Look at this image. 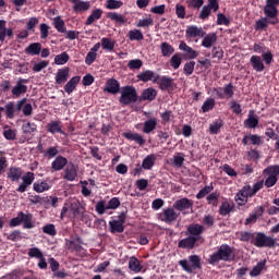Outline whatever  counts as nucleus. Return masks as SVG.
<instances>
[{
  "label": "nucleus",
  "mask_w": 279,
  "mask_h": 279,
  "mask_svg": "<svg viewBox=\"0 0 279 279\" xmlns=\"http://www.w3.org/2000/svg\"><path fill=\"white\" fill-rule=\"evenodd\" d=\"M240 241L243 243L251 242L255 247H278V239L271 238L264 232H255L252 233L250 231H241L240 232Z\"/></svg>",
  "instance_id": "obj_1"
},
{
  "label": "nucleus",
  "mask_w": 279,
  "mask_h": 279,
  "mask_svg": "<svg viewBox=\"0 0 279 279\" xmlns=\"http://www.w3.org/2000/svg\"><path fill=\"white\" fill-rule=\"evenodd\" d=\"M236 258L234 254V248L228 244L220 245L211 255H209V265H219L221 260L223 263H232Z\"/></svg>",
  "instance_id": "obj_2"
},
{
  "label": "nucleus",
  "mask_w": 279,
  "mask_h": 279,
  "mask_svg": "<svg viewBox=\"0 0 279 279\" xmlns=\"http://www.w3.org/2000/svg\"><path fill=\"white\" fill-rule=\"evenodd\" d=\"M136 101H138V94L136 93V88L134 86L126 85L121 87L119 102L122 106H130V104H136Z\"/></svg>",
  "instance_id": "obj_3"
},
{
  "label": "nucleus",
  "mask_w": 279,
  "mask_h": 279,
  "mask_svg": "<svg viewBox=\"0 0 279 279\" xmlns=\"http://www.w3.org/2000/svg\"><path fill=\"white\" fill-rule=\"evenodd\" d=\"M179 265L186 274H193L195 269H202V259L197 255H190L187 259L179 260Z\"/></svg>",
  "instance_id": "obj_4"
},
{
  "label": "nucleus",
  "mask_w": 279,
  "mask_h": 279,
  "mask_svg": "<svg viewBox=\"0 0 279 279\" xmlns=\"http://www.w3.org/2000/svg\"><path fill=\"white\" fill-rule=\"evenodd\" d=\"M278 5L279 0H266V5L264 7V14L267 19H272L271 25H278Z\"/></svg>",
  "instance_id": "obj_5"
},
{
  "label": "nucleus",
  "mask_w": 279,
  "mask_h": 279,
  "mask_svg": "<svg viewBox=\"0 0 279 279\" xmlns=\"http://www.w3.org/2000/svg\"><path fill=\"white\" fill-rule=\"evenodd\" d=\"M154 84H157L160 90H173L175 86V83H173V78H171V76H160L158 74L154 80Z\"/></svg>",
  "instance_id": "obj_6"
},
{
  "label": "nucleus",
  "mask_w": 279,
  "mask_h": 279,
  "mask_svg": "<svg viewBox=\"0 0 279 279\" xmlns=\"http://www.w3.org/2000/svg\"><path fill=\"white\" fill-rule=\"evenodd\" d=\"M160 221L163 223L171 225L173 221H178V214L175 213V208L169 207L163 209L161 214H159Z\"/></svg>",
  "instance_id": "obj_7"
},
{
  "label": "nucleus",
  "mask_w": 279,
  "mask_h": 279,
  "mask_svg": "<svg viewBox=\"0 0 279 279\" xmlns=\"http://www.w3.org/2000/svg\"><path fill=\"white\" fill-rule=\"evenodd\" d=\"M27 82H29V80L27 78H20L15 86H13L11 93L13 95V97L15 99H19V97H21V95H25V93H27Z\"/></svg>",
  "instance_id": "obj_8"
},
{
  "label": "nucleus",
  "mask_w": 279,
  "mask_h": 279,
  "mask_svg": "<svg viewBox=\"0 0 279 279\" xmlns=\"http://www.w3.org/2000/svg\"><path fill=\"white\" fill-rule=\"evenodd\" d=\"M172 207L174 208V210H179L180 213H183V215H186L185 210H191V208H193V201L183 197L181 199H177Z\"/></svg>",
  "instance_id": "obj_9"
},
{
  "label": "nucleus",
  "mask_w": 279,
  "mask_h": 279,
  "mask_svg": "<svg viewBox=\"0 0 279 279\" xmlns=\"http://www.w3.org/2000/svg\"><path fill=\"white\" fill-rule=\"evenodd\" d=\"M104 93H108L109 95H117L118 93H121V83L117 81L116 78H109L107 80Z\"/></svg>",
  "instance_id": "obj_10"
},
{
  "label": "nucleus",
  "mask_w": 279,
  "mask_h": 279,
  "mask_svg": "<svg viewBox=\"0 0 279 279\" xmlns=\"http://www.w3.org/2000/svg\"><path fill=\"white\" fill-rule=\"evenodd\" d=\"M36 180L34 172H26L25 175L22 177V184L16 189L17 193H25L27 191V186H32Z\"/></svg>",
  "instance_id": "obj_11"
},
{
  "label": "nucleus",
  "mask_w": 279,
  "mask_h": 279,
  "mask_svg": "<svg viewBox=\"0 0 279 279\" xmlns=\"http://www.w3.org/2000/svg\"><path fill=\"white\" fill-rule=\"evenodd\" d=\"M186 38H204L206 36V32H204V28L197 27L195 25L187 26L185 31Z\"/></svg>",
  "instance_id": "obj_12"
},
{
  "label": "nucleus",
  "mask_w": 279,
  "mask_h": 279,
  "mask_svg": "<svg viewBox=\"0 0 279 279\" xmlns=\"http://www.w3.org/2000/svg\"><path fill=\"white\" fill-rule=\"evenodd\" d=\"M71 72V69H69L68 66L59 69L56 73V84L58 86L62 85V84H66V82L69 81V73Z\"/></svg>",
  "instance_id": "obj_13"
},
{
  "label": "nucleus",
  "mask_w": 279,
  "mask_h": 279,
  "mask_svg": "<svg viewBox=\"0 0 279 279\" xmlns=\"http://www.w3.org/2000/svg\"><path fill=\"white\" fill-rule=\"evenodd\" d=\"M204 226L199 223H192L187 227L186 235L190 234V236H194L195 239H197V241H199V236L204 234Z\"/></svg>",
  "instance_id": "obj_14"
},
{
  "label": "nucleus",
  "mask_w": 279,
  "mask_h": 279,
  "mask_svg": "<svg viewBox=\"0 0 279 279\" xmlns=\"http://www.w3.org/2000/svg\"><path fill=\"white\" fill-rule=\"evenodd\" d=\"M70 3H73L72 10L73 12H87L90 10V2L82 1V0H70Z\"/></svg>",
  "instance_id": "obj_15"
},
{
  "label": "nucleus",
  "mask_w": 279,
  "mask_h": 279,
  "mask_svg": "<svg viewBox=\"0 0 279 279\" xmlns=\"http://www.w3.org/2000/svg\"><path fill=\"white\" fill-rule=\"evenodd\" d=\"M46 129L50 134H62V136H66V132L62 130V123L60 121H51L46 125Z\"/></svg>",
  "instance_id": "obj_16"
},
{
  "label": "nucleus",
  "mask_w": 279,
  "mask_h": 279,
  "mask_svg": "<svg viewBox=\"0 0 279 279\" xmlns=\"http://www.w3.org/2000/svg\"><path fill=\"white\" fill-rule=\"evenodd\" d=\"M244 128H247L248 130H255V128H258V117H256L254 110L248 111L247 119L244 121Z\"/></svg>",
  "instance_id": "obj_17"
},
{
  "label": "nucleus",
  "mask_w": 279,
  "mask_h": 279,
  "mask_svg": "<svg viewBox=\"0 0 279 279\" xmlns=\"http://www.w3.org/2000/svg\"><path fill=\"white\" fill-rule=\"evenodd\" d=\"M8 22L5 20H0V43H5V36L12 38L14 36V31L12 28H8Z\"/></svg>",
  "instance_id": "obj_18"
},
{
  "label": "nucleus",
  "mask_w": 279,
  "mask_h": 279,
  "mask_svg": "<svg viewBox=\"0 0 279 279\" xmlns=\"http://www.w3.org/2000/svg\"><path fill=\"white\" fill-rule=\"evenodd\" d=\"M66 165H69V159L61 155H58L51 162V169L53 171H62V169H64Z\"/></svg>",
  "instance_id": "obj_19"
},
{
  "label": "nucleus",
  "mask_w": 279,
  "mask_h": 279,
  "mask_svg": "<svg viewBox=\"0 0 279 279\" xmlns=\"http://www.w3.org/2000/svg\"><path fill=\"white\" fill-rule=\"evenodd\" d=\"M197 242V238L189 235L187 238L182 239L178 243V247L181 250H193L195 247V243Z\"/></svg>",
  "instance_id": "obj_20"
},
{
  "label": "nucleus",
  "mask_w": 279,
  "mask_h": 279,
  "mask_svg": "<svg viewBox=\"0 0 279 279\" xmlns=\"http://www.w3.org/2000/svg\"><path fill=\"white\" fill-rule=\"evenodd\" d=\"M122 136L123 138H126V141H133L134 143L140 145V147H143V145H145V138L138 133L124 132Z\"/></svg>",
  "instance_id": "obj_21"
},
{
  "label": "nucleus",
  "mask_w": 279,
  "mask_h": 279,
  "mask_svg": "<svg viewBox=\"0 0 279 279\" xmlns=\"http://www.w3.org/2000/svg\"><path fill=\"white\" fill-rule=\"evenodd\" d=\"M157 96L158 92L153 87H148L142 92V95L140 96V101H154Z\"/></svg>",
  "instance_id": "obj_22"
},
{
  "label": "nucleus",
  "mask_w": 279,
  "mask_h": 279,
  "mask_svg": "<svg viewBox=\"0 0 279 279\" xmlns=\"http://www.w3.org/2000/svg\"><path fill=\"white\" fill-rule=\"evenodd\" d=\"M217 43V33H208L204 35L202 40V47H205V49H210L213 45Z\"/></svg>",
  "instance_id": "obj_23"
},
{
  "label": "nucleus",
  "mask_w": 279,
  "mask_h": 279,
  "mask_svg": "<svg viewBox=\"0 0 279 279\" xmlns=\"http://www.w3.org/2000/svg\"><path fill=\"white\" fill-rule=\"evenodd\" d=\"M242 145H263V140L256 134L245 135L242 140Z\"/></svg>",
  "instance_id": "obj_24"
},
{
  "label": "nucleus",
  "mask_w": 279,
  "mask_h": 279,
  "mask_svg": "<svg viewBox=\"0 0 279 279\" xmlns=\"http://www.w3.org/2000/svg\"><path fill=\"white\" fill-rule=\"evenodd\" d=\"M136 77L140 82H144V83L153 82L154 83V80H155V77H158V74H156V72H154L151 70H146V71H143L142 73L137 74Z\"/></svg>",
  "instance_id": "obj_25"
},
{
  "label": "nucleus",
  "mask_w": 279,
  "mask_h": 279,
  "mask_svg": "<svg viewBox=\"0 0 279 279\" xmlns=\"http://www.w3.org/2000/svg\"><path fill=\"white\" fill-rule=\"evenodd\" d=\"M250 62L252 64L253 70L257 73H263V71H265V63H263V59H260V57L252 56Z\"/></svg>",
  "instance_id": "obj_26"
},
{
  "label": "nucleus",
  "mask_w": 279,
  "mask_h": 279,
  "mask_svg": "<svg viewBox=\"0 0 279 279\" xmlns=\"http://www.w3.org/2000/svg\"><path fill=\"white\" fill-rule=\"evenodd\" d=\"M271 21H274V19L267 17L266 15L265 17H262L255 22L254 29L256 32H263V29H267V27L271 25Z\"/></svg>",
  "instance_id": "obj_27"
},
{
  "label": "nucleus",
  "mask_w": 279,
  "mask_h": 279,
  "mask_svg": "<svg viewBox=\"0 0 279 279\" xmlns=\"http://www.w3.org/2000/svg\"><path fill=\"white\" fill-rule=\"evenodd\" d=\"M40 51H43V44L40 43H33L25 48L27 56H40Z\"/></svg>",
  "instance_id": "obj_28"
},
{
  "label": "nucleus",
  "mask_w": 279,
  "mask_h": 279,
  "mask_svg": "<svg viewBox=\"0 0 279 279\" xmlns=\"http://www.w3.org/2000/svg\"><path fill=\"white\" fill-rule=\"evenodd\" d=\"M21 175H23V171L21 168L11 167L7 173V178L11 180V182H19L21 180Z\"/></svg>",
  "instance_id": "obj_29"
},
{
  "label": "nucleus",
  "mask_w": 279,
  "mask_h": 279,
  "mask_svg": "<svg viewBox=\"0 0 279 279\" xmlns=\"http://www.w3.org/2000/svg\"><path fill=\"white\" fill-rule=\"evenodd\" d=\"M102 14H104V10H101V9L93 10L90 15L86 19L85 25L88 27L89 25L94 24L95 21H99V19H101Z\"/></svg>",
  "instance_id": "obj_30"
},
{
  "label": "nucleus",
  "mask_w": 279,
  "mask_h": 279,
  "mask_svg": "<svg viewBox=\"0 0 279 279\" xmlns=\"http://www.w3.org/2000/svg\"><path fill=\"white\" fill-rule=\"evenodd\" d=\"M28 202L29 204L37 205L39 206H47L49 204V196H40V195H29L28 196Z\"/></svg>",
  "instance_id": "obj_31"
},
{
  "label": "nucleus",
  "mask_w": 279,
  "mask_h": 279,
  "mask_svg": "<svg viewBox=\"0 0 279 279\" xmlns=\"http://www.w3.org/2000/svg\"><path fill=\"white\" fill-rule=\"evenodd\" d=\"M80 80H82L81 76H73L65 85L64 90L68 93V95H71L75 88H77V85L80 84Z\"/></svg>",
  "instance_id": "obj_32"
},
{
  "label": "nucleus",
  "mask_w": 279,
  "mask_h": 279,
  "mask_svg": "<svg viewBox=\"0 0 279 279\" xmlns=\"http://www.w3.org/2000/svg\"><path fill=\"white\" fill-rule=\"evenodd\" d=\"M154 165H156V155L154 154L147 155L142 161V169H145L146 171H150V169L154 168Z\"/></svg>",
  "instance_id": "obj_33"
},
{
  "label": "nucleus",
  "mask_w": 279,
  "mask_h": 279,
  "mask_svg": "<svg viewBox=\"0 0 279 279\" xmlns=\"http://www.w3.org/2000/svg\"><path fill=\"white\" fill-rule=\"evenodd\" d=\"M109 228L112 234H121L125 232V226L117 220L109 221Z\"/></svg>",
  "instance_id": "obj_34"
},
{
  "label": "nucleus",
  "mask_w": 279,
  "mask_h": 279,
  "mask_svg": "<svg viewBox=\"0 0 279 279\" xmlns=\"http://www.w3.org/2000/svg\"><path fill=\"white\" fill-rule=\"evenodd\" d=\"M156 125H158V120H156V118H151L149 120H146L144 122L143 133L144 134H151V132H154V130H156Z\"/></svg>",
  "instance_id": "obj_35"
},
{
  "label": "nucleus",
  "mask_w": 279,
  "mask_h": 279,
  "mask_svg": "<svg viewBox=\"0 0 279 279\" xmlns=\"http://www.w3.org/2000/svg\"><path fill=\"white\" fill-rule=\"evenodd\" d=\"M63 178L68 182L75 181V178H77V170L75 169V165H71V167L65 168Z\"/></svg>",
  "instance_id": "obj_36"
},
{
  "label": "nucleus",
  "mask_w": 279,
  "mask_h": 279,
  "mask_svg": "<svg viewBox=\"0 0 279 279\" xmlns=\"http://www.w3.org/2000/svg\"><path fill=\"white\" fill-rule=\"evenodd\" d=\"M266 265H267V259H264V260L257 263V265L254 266L252 268V270L250 271L251 278H256V277L260 276V274H263V269H265Z\"/></svg>",
  "instance_id": "obj_37"
},
{
  "label": "nucleus",
  "mask_w": 279,
  "mask_h": 279,
  "mask_svg": "<svg viewBox=\"0 0 279 279\" xmlns=\"http://www.w3.org/2000/svg\"><path fill=\"white\" fill-rule=\"evenodd\" d=\"M129 269L131 271H134V274H141L143 271V266L141 265V262L135 256H132L129 260Z\"/></svg>",
  "instance_id": "obj_38"
},
{
  "label": "nucleus",
  "mask_w": 279,
  "mask_h": 279,
  "mask_svg": "<svg viewBox=\"0 0 279 279\" xmlns=\"http://www.w3.org/2000/svg\"><path fill=\"white\" fill-rule=\"evenodd\" d=\"M22 131L26 136H32L34 132H38V125L34 122H26L22 124Z\"/></svg>",
  "instance_id": "obj_39"
},
{
  "label": "nucleus",
  "mask_w": 279,
  "mask_h": 279,
  "mask_svg": "<svg viewBox=\"0 0 279 279\" xmlns=\"http://www.w3.org/2000/svg\"><path fill=\"white\" fill-rule=\"evenodd\" d=\"M54 29L59 32V34H64L66 32V24L64 23V20L60 16L53 17V23H52Z\"/></svg>",
  "instance_id": "obj_40"
},
{
  "label": "nucleus",
  "mask_w": 279,
  "mask_h": 279,
  "mask_svg": "<svg viewBox=\"0 0 279 279\" xmlns=\"http://www.w3.org/2000/svg\"><path fill=\"white\" fill-rule=\"evenodd\" d=\"M51 185L47 181H37L33 184V190L35 193H45V191H49Z\"/></svg>",
  "instance_id": "obj_41"
},
{
  "label": "nucleus",
  "mask_w": 279,
  "mask_h": 279,
  "mask_svg": "<svg viewBox=\"0 0 279 279\" xmlns=\"http://www.w3.org/2000/svg\"><path fill=\"white\" fill-rule=\"evenodd\" d=\"M247 192L243 191V187L235 194L234 199L238 202V206H245L248 199Z\"/></svg>",
  "instance_id": "obj_42"
},
{
  "label": "nucleus",
  "mask_w": 279,
  "mask_h": 279,
  "mask_svg": "<svg viewBox=\"0 0 279 279\" xmlns=\"http://www.w3.org/2000/svg\"><path fill=\"white\" fill-rule=\"evenodd\" d=\"M232 210H234V206L230 205L228 201H223L219 206V215H221V217L230 215Z\"/></svg>",
  "instance_id": "obj_43"
},
{
  "label": "nucleus",
  "mask_w": 279,
  "mask_h": 279,
  "mask_svg": "<svg viewBox=\"0 0 279 279\" xmlns=\"http://www.w3.org/2000/svg\"><path fill=\"white\" fill-rule=\"evenodd\" d=\"M114 44H116L114 40L108 37H102L100 39V45L105 51H110V52L114 51Z\"/></svg>",
  "instance_id": "obj_44"
},
{
  "label": "nucleus",
  "mask_w": 279,
  "mask_h": 279,
  "mask_svg": "<svg viewBox=\"0 0 279 279\" xmlns=\"http://www.w3.org/2000/svg\"><path fill=\"white\" fill-rule=\"evenodd\" d=\"M160 50H161V53L163 56V58H169L170 56H172L175 51V49L173 48V46H171L169 43L167 41H163L161 45H160Z\"/></svg>",
  "instance_id": "obj_45"
},
{
  "label": "nucleus",
  "mask_w": 279,
  "mask_h": 279,
  "mask_svg": "<svg viewBox=\"0 0 279 279\" xmlns=\"http://www.w3.org/2000/svg\"><path fill=\"white\" fill-rule=\"evenodd\" d=\"M32 219H34V216L32 214L23 213L22 223L25 230H32V228H34V222H32Z\"/></svg>",
  "instance_id": "obj_46"
},
{
  "label": "nucleus",
  "mask_w": 279,
  "mask_h": 279,
  "mask_svg": "<svg viewBox=\"0 0 279 279\" xmlns=\"http://www.w3.org/2000/svg\"><path fill=\"white\" fill-rule=\"evenodd\" d=\"M223 125V120L217 119L213 123L209 124V133L210 134H219L221 132V128Z\"/></svg>",
  "instance_id": "obj_47"
},
{
  "label": "nucleus",
  "mask_w": 279,
  "mask_h": 279,
  "mask_svg": "<svg viewBox=\"0 0 279 279\" xmlns=\"http://www.w3.org/2000/svg\"><path fill=\"white\" fill-rule=\"evenodd\" d=\"M201 110L203 113L210 112V110H215V98H207L203 102Z\"/></svg>",
  "instance_id": "obj_48"
},
{
  "label": "nucleus",
  "mask_w": 279,
  "mask_h": 279,
  "mask_svg": "<svg viewBox=\"0 0 279 279\" xmlns=\"http://www.w3.org/2000/svg\"><path fill=\"white\" fill-rule=\"evenodd\" d=\"M106 17L110 19V21H114L116 23H120V25L125 23V17L117 12H107Z\"/></svg>",
  "instance_id": "obj_49"
},
{
  "label": "nucleus",
  "mask_w": 279,
  "mask_h": 279,
  "mask_svg": "<svg viewBox=\"0 0 279 279\" xmlns=\"http://www.w3.org/2000/svg\"><path fill=\"white\" fill-rule=\"evenodd\" d=\"M126 36L129 40H137V41H141L145 38V36H143V32H141L140 29H132L128 33Z\"/></svg>",
  "instance_id": "obj_50"
},
{
  "label": "nucleus",
  "mask_w": 279,
  "mask_h": 279,
  "mask_svg": "<svg viewBox=\"0 0 279 279\" xmlns=\"http://www.w3.org/2000/svg\"><path fill=\"white\" fill-rule=\"evenodd\" d=\"M66 248L70 251V252H76V253H80L82 252V250H84V247H82V244H77L75 243V241L73 240H66Z\"/></svg>",
  "instance_id": "obj_51"
},
{
  "label": "nucleus",
  "mask_w": 279,
  "mask_h": 279,
  "mask_svg": "<svg viewBox=\"0 0 279 279\" xmlns=\"http://www.w3.org/2000/svg\"><path fill=\"white\" fill-rule=\"evenodd\" d=\"M185 3L190 10H201L204 7V0H186Z\"/></svg>",
  "instance_id": "obj_52"
},
{
  "label": "nucleus",
  "mask_w": 279,
  "mask_h": 279,
  "mask_svg": "<svg viewBox=\"0 0 279 279\" xmlns=\"http://www.w3.org/2000/svg\"><path fill=\"white\" fill-rule=\"evenodd\" d=\"M59 154L60 150H58V146H50L45 150L44 156L48 158V160H51V158H56Z\"/></svg>",
  "instance_id": "obj_53"
},
{
  "label": "nucleus",
  "mask_w": 279,
  "mask_h": 279,
  "mask_svg": "<svg viewBox=\"0 0 279 279\" xmlns=\"http://www.w3.org/2000/svg\"><path fill=\"white\" fill-rule=\"evenodd\" d=\"M69 60H70L69 53L62 52L54 57V64H58L59 66H61L63 64H66V62H69Z\"/></svg>",
  "instance_id": "obj_54"
},
{
  "label": "nucleus",
  "mask_w": 279,
  "mask_h": 279,
  "mask_svg": "<svg viewBox=\"0 0 279 279\" xmlns=\"http://www.w3.org/2000/svg\"><path fill=\"white\" fill-rule=\"evenodd\" d=\"M44 234H48V236H56V234H58V230H56V225L53 223H48V225H45L43 228H41Z\"/></svg>",
  "instance_id": "obj_55"
},
{
  "label": "nucleus",
  "mask_w": 279,
  "mask_h": 279,
  "mask_svg": "<svg viewBox=\"0 0 279 279\" xmlns=\"http://www.w3.org/2000/svg\"><path fill=\"white\" fill-rule=\"evenodd\" d=\"M214 190L215 187L213 186V183H210V185H206L205 187L201 189L199 192L196 194V199H204V197Z\"/></svg>",
  "instance_id": "obj_56"
},
{
  "label": "nucleus",
  "mask_w": 279,
  "mask_h": 279,
  "mask_svg": "<svg viewBox=\"0 0 279 279\" xmlns=\"http://www.w3.org/2000/svg\"><path fill=\"white\" fill-rule=\"evenodd\" d=\"M182 64V57L180 53H175L170 59V66L177 71V69H180V65Z\"/></svg>",
  "instance_id": "obj_57"
},
{
  "label": "nucleus",
  "mask_w": 279,
  "mask_h": 279,
  "mask_svg": "<svg viewBox=\"0 0 279 279\" xmlns=\"http://www.w3.org/2000/svg\"><path fill=\"white\" fill-rule=\"evenodd\" d=\"M264 174L270 178H278L279 175V166H269L264 170Z\"/></svg>",
  "instance_id": "obj_58"
},
{
  "label": "nucleus",
  "mask_w": 279,
  "mask_h": 279,
  "mask_svg": "<svg viewBox=\"0 0 279 279\" xmlns=\"http://www.w3.org/2000/svg\"><path fill=\"white\" fill-rule=\"evenodd\" d=\"M182 165H184V155L182 153H177L173 156L172 166L180 169L182 167Z\"/></svg>",
  "instance_id": "obj_59"
},
{
  "label": "nucleus",
  "mask_w": 279,
  "mask_h": 279,
  "mask_svg": "<svg viewBox=\"0 0 279 279\" xmlns=\"http://www.w3.org/2000/svg\"><path fill=\"white\" fill-rule=\"evenodd\" d=\"M207 204H210L215 208L219 206V193L214 192L207 196Z\"/></svg>",
  "instance_id": "obj_60"
},
{
  "label": "nucleus",
  "mask_w": 279,
  "mask_h": 279,
  "mask_svg": "<svg viewBox=\"0 0 279 279\" xmlns=\"http://www.w3.org/2000/svg\"><path fill=\"white\" fill-rule=\"evenodd\" d=\"M123 7V2L119 0H107L106 8L107 10H119Z\"/></svg>",
  "instance_id": "obj_61"
},
{
  "label": "nucleus",
  "mask_w": 279,
  "mask_h": 279,
  "mask_svg": "<svg viewBox=\"0 0 279 279\" xmlns=\"http://www.w3.org/2000/svg\"><path fill=\"white\" fill-rule=\"evenodd\" d=\"M217 25H226L228 27L230 25V17H227L223 13L217 14Z\"/></svg>",
  "instance_id": "obj_62"
},
{
  "label": "nucleus",
  "mask_w": 279,
  "mask_h": 279,
  "mask_svg": "<svg viewBox=\"0 0 279 279\" xmlns=\"http://www.w3.org/2000/svg\"><path fill=\"white\" fill-rule=\"evenodd\" d=\"M195 71V61H190L184 64L183 73L184 75H193V72Z\"/></svg>",
  "instance_id": "obj_63"
},
{
  "label": "nucleus",
  "mask_w": 279,
  "mask_h": 279,
  "mask_svg": "<svg viewBox=\"0 0 279 279\" xmlns=\"http://www.w3.org/2000/svg\"><path fill=\"white\" fill-rule=\"evenodd\" d=\"M7 119H12L16 112L14 109V102H9L4 107Z\"/></svg>",
  "instance_id": "obj_64"
}]
</instances>
